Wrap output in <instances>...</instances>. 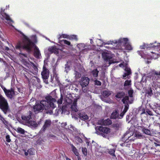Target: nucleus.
<instances>
[{"label":"nucleus","mask_w":160,"mask_h":160,"mask_svg":"<svg viewBox=\"0 0 160 160\" xmlns=\"http://www.w3.org/2000/svg\"><path fill=\"white\" fill-rule=\"evenodd\" d=\"M76 139L79 143H81L82 142V139L78 136H77L76 137Z\"/></svg>","instance_id":"obj_49"},{"label":"nucleus","mask_w":160,"mask_h":160,"mask_svg":"<svg viewBox=\"0 0 160 160\" xmlns=\"http://www.w3.org/2000/svg\"><path fill=\"white\" fill-rule=\"evenodd\" d=\"M118 117V114L117 111L112 112L110 116L111 119H116Z\"/></svg>","instance_id":"obj_25"},{"label":"nucleus","mask_w":160,"mask_h":160,"mask_svg":"<svg viewBox=\"0 0 160 160\" xmlns=\"http://www.w3.org/2000/svg\"><path fill=\"white\" fill-rule=\"evenodd\" d=\"M18 92H21V89L20 88H18Z\"/></svg>","instance_id":"obj_62"},{"label":"nucleus","mask_w":160,"mask_h":160,"mask_svg":"<svg viewBox=\"0 0 160 160\" xmlns=\"http://www.w3.org/2000/svg\"><path fill=\"white\" fill-rule=\"evenodd\" d=\"M77 101L78 99L77 98H75L73 100V102L71 107V108L72 110L75 112H77L78 111L77 105Z\"/></svg>","instance_id":"obj_18"},{"label":"nucleus","mask_w":160,"mask_h":160,"mask_svg":"<svg viewBox=\"0 0 160 160\" xmlns=\"http://www.w3.org/2000/svg\"><path fill=\"white\" fill-rule=\"evenodd\" d=\"M129 75L130 74L127 73H124L122 76L123 78L124 79H125V78H126L127 76Z\"/></svg>","instance_id":"obj_53"},{"label":"nucleus","mask_w":160,"mask_h":160,"mask_svg":"<svg viewBox=\"0 0 160 160\" xmlns=\"http://www.w3.org/2000/svg\"><path fill=\"white\" fill-rule=\"evenodd\" d=\"M96 133L101 135L103 137H106V135L104 134H108L110 133L111 129L110 128L101 126H97L95 127Z\"/></svg>","instance_id":"obj_2"},{"label":"nucleus","mask_w":160,"mask_h":160,"mask_svg":"<svg viewBox=\"0 0 160 160\" xmlns=\"http://www.w3.org/2000/svg\"><path fill=\"white\" fill-rule=\"evenodd\" d=\"M89 79L87 77H82L80 81V83L82 88L88 85L89 82Z\"/></svg>","instance_id":"obj_10"},{"label":"nucleus","mask_w":160,"mask_h":160,"mask_svg":"<svg viewBox=\"0 0 160 160\" xmlns=\"http://www.w3.org/2000/svg\"><path fill=\"white\" fill-rule=\"evenodd\" d=\"M28 123L29 125L31 126H34L36 125V122L33 121H28Z\"/></svg>","instance_id":"obj_39"},{"label":"nucleus","mask_w":160,"mask_h":160,"mask_svg":"<svg viewBox=\"0 0 160 160\" xmlns=\"http://www.w3.org/2000/svg\"><path fill=\"white\" fill-rule=\"evenodd\" d=\"M36 78L37 81L38 83H40L41 82L40 79L37 77H34Z\"/></svg>","instance_id":"obj_55"},{"label":"nucleus","mask_w":160,"mask_h":160,"mask_svg":"<svg viewBox=\"0 0 160 160\" xmlns=\"http://www.w3.org/2000/svg\"><path fill=\"white\" fill-rule=\"evenodd\" d=\"M77 156V158L78 159V160H81V159L80 158V157L78 155Z\"/></svg>","instance_id":"obj_60"},{"label":"nucleus","mask_w":160,"mask_h":160,"mask_svg":"<svg viewBox=\"0 0 160 160\" xmlns=\"http://www.w3.org/2000/svg\"><path fill=\"white\" fill-rule=\"evenodd\" d=\"M142 128V131L145 134L148 135H151V132L149 129L146 128L144 126L141 127Z\"/></svg>","instance_id":"obj_22"},{"label":"nucleus","mask_w":160,"mask_h":160,"mask_svg":"<svg viewBox=\"0 0 160 160\" xmlns=\"http://www.w3.org/2000/svg\"><path fill=\"white\" fill-rule=\"evenodd\" d=\"M123 98L122 100V102L123 103L126 104L128 103L127 101L128 100H129L128 96H126L124 97H123Z\"/></svg>","instance_id":"obj_34"},{"label":"nucleus","mask_w":160,"mask_h":160,"mask_svg":"<svg viewBox=\"0 0 160 160\" xmlns=\"http://www.w3.org/2000/svg\"><path fill=\"white\" fill-rule=\"evenodd\" d=\"M99 71L97 69H93L91 72V74L94 77L97 78L98 76Z\"/></svg>","instance_id":"obj_23"},{"label":"nucleus","mask_w":160,"mask_h":160,"mask_svg":"<svg viewBox=\"0 0 160 160\" xmlns=\"http://www.w3.org/2000/svg\"><path fill=\"white\" fill-rule=\"evenodd\" d=\"M66 160H71V159L70 158H69L68 157H66Z\"/></svg>","instance_id":"obj_64"},{"label":"nucleus","mask_w":160,"mask_h":160,"mask_svg":"<svg viewBox=\"0 0 160 160\" xmlns=\"http://www.w3.org/2000/svg\"><path fill=\"white\" fill-rule=\"evenodd\" d=\"M121 125L120 123H117L112 124V127L117 130H119Z\"/></svg>","instance_id":"obj_35"},{"label":"nucleus","mask_w":160,"mask_h":160,"mask_svg":"<svg viewBox=\"0 0 160 160\" xmlns=\"http://www.w3.org/2000/svg\"><path fill=\"white\" fill-rule=\"evenodd\" d=\"M32 114V112L30 111H29L27 112V115L22 116L21 118L22 120L24 121H28L31 119Z\"/></svg>","instance_id":"obj_16"},{"label":"nucleus","mask_w":160,"mask_h":160,"mask_svg":"<svg viewBox=\"0 0 160 160\" xmlns=\"http://www.w3.org/2000/svg\"><path fill=\"white\" fill-rule=\"evenodd\" d=\"M127 135V134L126 133V134H124V135H123V137H122V140H123V139H124V138L125 137V136L126 135Z\"/></svg>","instance_id":"obj_61"},{"label":"nucleus","mask_w":160,"mask_h":160,"mask_svg":"<svg viewBox=\"0 0 160 160\" xmlns=\"http://www.w3.org/2000/svg\"><path fill=\"white\" fill-rule=\"evenodd\" d=\"M154 144L155 147L160 146V144L154 142Z\"/></svg>","instance_id":"obj_58"},{"label":"nucleus","mask_w":160,"mask_h":160,"mask_svg":"<svg viewBox=\"0 0 160 160\" xmlns=\"http://www.w3.org/2000/svg\"><path fill=\"white\" fill-rule=\"evenodd\" d=\"M129 106L128 103H127L125 105L124 108L122 111L124 112V113H126L127 112V110L128 109Z\"/></svg>","instance_id":"obj_41"},{"label":"nucleus","mask_w":160,"mask_h":160,"mask_svg":"<svg viewBox=\"0 0 160 160\" xmlns=\"http://www.w3.org/2000/svg\"><path fill=\"white\" fill-rule=\"evenodd\" d=\"M6 141L8 142H10L11 141V139H10V136L9 135H7L6 136Z\"/></svg>","instance_id":"obj_50"},{"label":"nucleus","mask_w":160,"mask_h":160,"mask_svg":"<svg viewBox=\"0 0 160 160\" xmlns=\"http://www.w3.org/2000/svg\"><path fill=\"white\" fill-rule=\"evenodd\" d=\"M90 43L91 44H92L93 43V42L92 40L91 39H90Z\"/></svg>","instance_id":"obj_63"},{"label":"nucleus","mask_w":160,"mask_h":160,"mask_svg":"<svg viewBox=\"0 0 160 160\" xmlns=\"http://www.w3.org/2000/svg\"><path fill=\"white\" fill-rule=\"evenodd\" d=\"M48 51L52 53L54 52L55 51V48L54 47H51L48 48Z\"/></svg>","instance_id":"obj_47"},{"label":"nucleus","mask_w":160,"mask_h":160,"mask_svg":"<svg viewBox=\"0 0 160 160\" xmlns=\"http://www.w3.org/2000/svg\"><path fill=\"white\" fill-rule=\"evenodd\" d=\"M42 78L43 80L48 79L49 76V71L47 68L46 65L44 64L43 67L42 71L41 73Z\"/></svg>","instance_id":"obj_9"},{"label":"nucleus","mask_w":160,"mask_h":160,"mask_svg":"<svg viewBox=\"0 0 160 160\" xmlns=\"http://www.w3.org/2000/svg\"><path fill=\"white\" fill-rule=\"evenodd\" d=\"M125 70L127 72V73L130 74L131 73V71L130 68L126 66Z\"/></svg>","instance_id":"obj_44"},{"label":"nucleus","mask_w":160,"mask_h":160,"mask_svg":"<svg viewBox=\"0 0 160 160\" xmlns=\"http://www.w3.org/2000/svg\"><path fill=\"white\" fill-rule=\"evenodd\" d=\"M28 151L27 152H24V154L25 156H27L28 155Z\"/></svg>","instance_id":"obj_59"},{"label":"nucleus","mask_w":160,"mask_h":160,"mask_svg":"<svg viewBox=\"0 0 160 160\" xmlns=\"http://www.w3.org/2000/svg\"><path fill=\"white\" fill-rule=\"evenodd\" d=\"M98 124L103 126H109L112 123V121L109 118L106 119H101L98 121Z\"/></svg>","instance_id":"obj_11"},{"label":"nucleus","mask_w":160,"mask_h":160,"mask_svg":"<svg viewBox=\"0 0 160 160\" xmlns=\"http://www.w3.org/2000/svg\"><path fill=\"white\" fill-rule=\"evenodd\" d=\"M51 123V121L50 119L46 120L41 130V132H45L46 129L50 127Z\"/></svg>","instance_id":"obj_12"},{"label":"nucleus","mask_w":160,"mask_h":160,"mask_svg":"<svg viewBox=\"0 0 160 160\" xmlns=\"http://www.w3.org/2000/svg\"><path fill=\"white\" fill-rule=\"evenodd\" d=\"M128 41V39L127 38H120L117 40H115L113 43L117 44V45H119L120 46H118V49H123V48L121 46H124Z\"/></svg>","instance_id":"obj_6"},{"label":"nucleus","mask_w":160,"mask_h":160,"mask_svg":"<svg viewBox=\"0 0 160 160\" xmlns=\"http://www.w3.org/2000/svg\"><path fill=\"white\" fill-rule=\"evenodd\" d=\"M148 45V44L144 43L142 45L140 46V48L141 49H145L146 48L148 49L149 47Z\"/></svg>","instance_id":"obj_43"},{"label":"nucleus","mask_w":160,"mask_h":160,"mask_svg":"<svg viewBox=\"0 0 160 160\" xmlns=\"http://www.w3.org/2000/svg\"><path fill=\"white\" fill-rule=\"evenodd\" d=\"M5 10H3L2 9L1 11V13L2 16L7 21H8V24L11 25L12 23L13 22V21L10 18L9 16L6 13L4 12Z\"/></svg>","instance_id":"obj_13"},{"label":"nucleus","mask_w":160,"mask_h":160,"mask_svg":"<svg viewBox=\"0 0 160 160\" xmlns=\"http://www.w3.org/2000/svg\"><path fill=\"white\" fill-rule=\"evenodd\" d=\"M0 108L5 114L9 109V106L7 100L0 94Z\"/></svg>","instance_id":"obj_3"},{"label":"nucleus","mask_w":160,"mask_h":160,"mask_svg":"<svg viewBox=\"0 0 160 160\" xmlns=\"http://www.w3.org/2000/svg\"><path fill=\"white\" fill-rule=\"evenodd\" d=\"M26 66L28 68L27 70L34 75L37 74L38 72V68L37 67L34 63L32 62H26Z\"/></svg>","instance_id":"obj_4"},{"label":"nucleus","mask_w":160,"mask_h":160,"mask_svg":"<svg viewBox=\"0 0 160 160\" xmlns=\"http://www.w3.org/2000/svg\"><path fill=\"white\" fill-rule=\"evenodd\" d=\"M2 88L7 97L10 99H12L15 94V92L13 88H11L10 89H7L5 87Z\"/></svg>","instance_id":"obj_7"},{"label":"nucleus","mask_w":160,"mask_h":160,"mask_svg":"<svg viewBox=\"0 0 160 160\" xmlns=\"http://www.w3.org/2000/svg\"><path fill=\"white\" fill-rule=\"evenodd\" d=\"M158 75H160V72H158L154 70L150 73L149 78L152 80H156L158 78L157 76Z\"/></svg>","instance_id":"obj_14"},{"label":"nucleus","mask_w":160,"mask_h":160,"mask_svg":"<svg viewBox=\"0 0 160 160\" xmlns=\"http://www.w3.org/2000/svg\"><path fill=\"white\" fill-rule=\"evenodd\" d=\"M25 45V40H23V43L21 41H19L18 42L15 46V48L16 49L20 50L22 48L26 50L27 51L30 52L31 51L32 48L35 45L34 43L33 42V44L32 45H30L29 47H30V49H28L26 48H24V46Z\"/></svg>","instance_id":"obj_5"},{"label":"nucleus","mask_w":160,"mask_h":160,"mask_svg":"<svg viewBox=\"0 0 160 160\" xmlns=\"http://www.w3.org/2000/svg\"><path fill=\"white\" fill-rule=\"evenodd\" d=\"M63 99V97L62 94H61L60 98L57 101V103L58 105L61 104L62 103Z\"/></svg>","instance_id":"obj_40"},{"label":"nucleus","mask_w":160,"mask_h":160,"mask_svg":"<svg viewBox=\"0 0 160 160\" xmlns=\"http://www.w3.org/2000/svg\"><path fill=\"white\" fill-rule=\"evenodd\" d=\"M82 152L83 154L85 156H86L87 155V149L86 148H82Z\"/></svg>","instance_id":"obj_38"},{"label":"nucleus","mask_w":160,"mask_h":160,"mask_svg":"<svg viewBox=\"0 0 160 160\" xmlns=\"http://www.w3.org/2000/svg\"><path fill=\"white\" fill-rule=\"evenodd\" d=\"M28 153L30 155L34 154V153L33 151V150L32 148L29 149L28 150Z\"/></svg>","instance_id":"obj_48"},{"label":"nucleus","mask_w":160,"mask_h":160,"mask_svg":"<svg viewBox=\"0 0 160 160\" xmlns=\"http://www.w3.org/2000/svg\"><path fill=\"white\" fill-rule=\"evenodd\" d=\"M33 55L34 56L37 58H39L40 56L41 55L39 48L36 46H35V50Z\"/></svg>","instance_id":"obj_19"},{"label":"nucleus","mask_w":160,"mask_h":160,"mask_svg":"<svg viewBox=\"0 0 160 160\" xmlns=\"http://www.w3.org/2000/svg\"><path fill=\"white\" fill-rule=\"evenodd\" d=\"M0 119L5 125L7 126V125L8 124V122L1 114H0Z\"/></svg>","instance_id":"obj_31"},{"label":"nucleus","mask_w":160,"mask_h":160,"mask_svg":"<svg viewBox=\"0 0 160 160\" xmlns=\"http://www.w3.org/2000/svg\"><path fill=\"white\" fill-rule=\"evenodd\" d=\"M131 80H126L124 83L123 86L124 87L129 86L131 85Z\"/></svg>","instance_id":"obj_37"},{"label":"nucleus","mask_w":160,"mask_h":160,"mask_svg":"<svg viewBox=\"0 0 160 160\" xmlns=\"http://www.w3.org/2000/svg\"><path fill=\"white\" fill-rule=\"evenodd\" d=\"M146 93L148 94V97H151L152 94V91L151 88H150L147 90Z\"/></svg>","instance_id":"obj_36"},{"label":"nucleus","mask_w":160,"mask_h":160,"mask_svg":"<svg viewBox=\"0 0 160 160\" xmlns=\"http://www.w3.org/2000/svg\"><path fill=\"white\" fill-rule=\"evenodd\" d=\"M45 98L46 100L36 101L33 107V111L35 113L42 112L44 109L47 111V113H52V110L55 107L54 102H56V99L50 95L46 96Z\"/></svg>","instance_id":"obj_1"},{"label":"nucleus","mask_w":160,"mask_h":160,"mask_svg":"<svg viewBox=\"0 0 160 160\" xmlns=\"http://www.w3.org/2000/svg\"><path fill=\"white\" fill-rule=\"evenodd\" d=\"M61 43H63L65 44H66L68 46H72V45L71 44V42L66 40L63 39L62 40H61Z\"/></svg>","instance_id":"obj_33"},{"label":"nucleus","mask_w":160,"mask_h":160,"mask_svg":"<svg viewBox=\"0 0 160 160\" xmlns=\"http://www.w3.org/2000/svg\"><path fill=\"white\" fill-rule=\"evenodd\" d=\"M81 76V74L78 72H76L75 73V77L77 78H79Z\"/></svg>","instance_id":"obj_51"},{"label":"nucleus","mask_w":160,"mask_h":160,"mask_svg":"<svg viewBox=\"0 0 160 160\" xmlns=\"http://www.w3.org/2000/svg\"><path fill=\"white\" fill-rule=\"evenodd\" d=\"M78 115L80 119L82 120H87L88 118V115L85 113H79Z\"/></svg>","instance_id":"obj_20"},{"label":"nucleus","mask_w":160,"mask_h":160,"mask_svg":"<svg viewBox=\"0 0 160 160\" xmlns=\"http://www.w3.org/2000/svg\"><path fill=\"white\" fill-rule=\"evenodd\" d=\"M112 145L113 146V148H110L107 149V152H108V153L109 154L111 155L112 156L115 157L116 155L115 154V152L116 150L117 146L114 145L113 144H112Z\"/></svg>","instance_id":"obj_17"},{"label":"nucleus","mask_w":160,"mask_h":160,"mask_svg":"<svg viewBox=\"0 0 160 160\" xmlns=\"http://www.w3.org/2000/svg\"><path fill=\"white\" fill-rule=\"evenodd\" d=\"M68 35L65 34H62V35L60 36V37L59 38L60 39L62 38H68Z\"/></svg>","instance_id":"obj_46"},{"label":"nucleus","mask_w":160,"mask_h":160,"mask_svg":"<svg viewBox=\"0 0 160 160\" xmlns=\"http://www.w3.org/2000/svg\"><path fill=\"white\" fill-rule=\"evenodd\" d=\"M146 112H147V113L149 115H150V116H152L153 115V114H152V112L151 111L149 110H147Z\"/></svg>","instance_id":"obj_52"},{"label":"nucleus","mask_w":160,"mask_h":160,"mask_svg":"<svg viewBox=\"0 0 160 160\" xmlns=\"http://www.w3.org/2000/svg\"><path fill=\"white\" fill-rule=\"evenodd\" d=\"M70 145L71 146L72 151L76 156H78L79 153L78 152L77 149L72 144H71Z\"/></svg>","instance_id":"obj_21"},{"label":"nucleus","mask_w":160,"mask_h":160,"mask_svg":"<svg viewBox=\"0 0 160 160\" xmlns=\"http://www.w3.org/2000/svg\"><path fill=\"white\" fill-rule=\"evenodd\" d=\"M102 56L105 60L109 61V64L113 63V61H110V59L112 58V57L109 53L105 52H103L102 54Z\"/></svg>","instance_id":"obj_15"},{"label":"nucleus","mask_w":160,"mask_h":160,"mask_svg":"<svg viewBox=\"0 0 160 160\" xmlns=\"http://www.w3.org/2000/svg\"><path fill=\"white\" fill-rule=\"evenodd\" d=\"M106 44H109V43H105V42H102V44H97V46H100V47H102V45H105Z\"/></svg>","instance_id":"obj_54"},{"label":"nucleus","mask_w":160,"mask_h":160,"mask_svg":"<svg viewBox=\"0 0 160 160\" xmlns=\"http://www.w3.org/2000/svg\"><path fill=\"white\" fill-rule=\"evenodd\" d=\"M124 62H123V63H120V64H119V66L120 67H126V64L125 65L124 64Z\"/></svg>","instance_id":"obj_56"},{"label":"nucleus","mask_w":160,"mask_h":160,"mask_svg":"<svg viewBox=\"0 0 160 160\" xmlns=\"http://www.w3.org/2000/svg\"><path fill=\"white\" fill-rule=\"evenodd\" d=\"M156 42H155L154 43H150V44H148V48H155L156 47H158V45H154V44H155Z\"/></svg>","instance_id":"obj_29"},{"label":"nucleus","mask_w":160,"mask_h":160,"mask_svg":"<svg viewBox=\"0 0 160 160\" xmlns=\"http://www.w3.org/2000/svg\"><path fill=\"white\" fill-rule=\"evenodd\" d=\"M125 95V93L123 92H118L116 95L115 97L118 98H121Z\"/></svg>","instance_id":"obj_24"},{"label":"nucleus","mask_w":160,"mask_h":160,"mask_svg":"<svg viewBox=\"0 0 160 160\" xmlns=\"http://www.w3.org/2000/svg\"><path fill=\"white\" fill-rule=\"evenodd\" d=\"M70 40H75L76 41H77L78 40V38H77V35H68V38Z\"/></svg>","instance_id":"obj_26"},{"label":"nucleus","mask_w":160,"mask_h":160,"mask_svg":"<svg viewBox=\"0 0 160 160\" xmlns=\"http://www.w3.org/2000/svg\"><path fill=\"white\" fill-rule=\"evenodd\" d=\"M18 133L23 134L25 133V130L20 127H18L17 128V130L16 131Z\"/></svg>","instance_id":"obj_30"},{"label":"nucleus","mask_w":160,"mask_h":160,"mask_svg":"<svg viewBox=\"0 0 160 160\" xmlns=\"http://www.w3.org/2000/svg\"><path fill=\"white\" fill-rule=\"evenodd\" d=\"M133 93V91L132 89H131L130 90L128 91V94L130 97H132Z\"/></svg>","instance_id":"obj_42"},{"label":"nucleus","mask_w":160,"mask_h":160,"mask_svg":"<svg viewBox=\"0 0 160 160\" xmlns=\"http://www.w3.org/2000/svg\"><path fill=\"white\" fill-rule=\"evenodd\" d=\"M23 73L24 77L28 79V78H31L32 76L31 74L27 71H24V72H23Z\"/></svg>","instance_id":"obj_28"},{"label":"nucleus","mask_w":160,"mask_h":160,"mask_svg":"<svg viewBox=\"0 0 160 160\" xmlns=\"http://www.w3.org/2000/svg\"><path fill=\"white\" fill-rule=\"evenodd\" d=\"M94 84L97 86H101L102 84L101 82L97 80H96L94 81Z\"/></svg>","instance_id":"obj_45"},{"label":"nucleus","mask_w":160,"mask_h":160,"mask_svg":"<svg viewBox=\"0 0 160 160\" xmlns=\"http://www.w3.org/2000/svg\"><path fill=\"white\" fill-rule=\"evenodd\" d=\"M125 113H124V112L122 111V112L120 114V116L122 118Z\"/></svg>","instance_id":"obj_57"},{"label":"nucleus","mask_w":160,"mask_h":160,"mask_svg":"<svg viewBox=\"0 0 160 160\" xmlns=\"http://www.w3.org/2000/svg\"><path fill=\"white\" fill-rule=\"evenodd\" d=\"M19 32L23 36L24 40H25V45L24 46V48L28 49H30V48L29 46L32 44V45L33 44V42H32L27 36L25 35L22 32Z\"/></svg>","instance_id":"obj_8"},{"label":"nucleus","mask_w":160,"mask_h":160,"mask_svg":"<svg viewBox=\"0 0 160 160\" xmlns=\"http://www.w3.org/2000/svg\"><path fill=\"white\" fill-rule=\"evenodd\" d=\"M111 92L110 91L107 90L104 91L103 92V95L105 97H108L111 94Z\"/></svg>","instance_id":"obj_32"},{"label":"nucleus","mask_w":160,"mask_h":160,"mask_svg":"<svg viewBox=\"0 0 160 160\" xmlns=\"http://www.w3.org/2000/svg\"><path fill=\"white\" fill-rule=\"evenodd\" d=\"M124 46L125 47V48L123 49H125L127 50H131L132 49V48L131 45L129 43H128V42H127V44Z\"/></svg>","instance_id":"obj_27"}]
</instances>
